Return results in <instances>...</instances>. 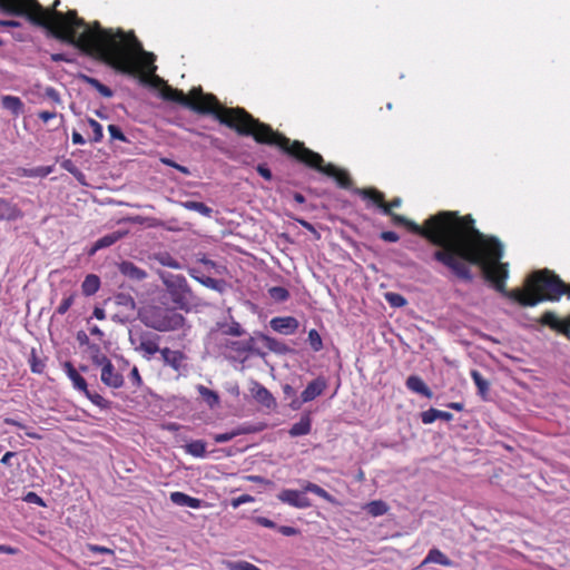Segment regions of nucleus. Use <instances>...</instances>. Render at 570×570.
Returning a JSON list of instances; mask_svg holds the SVG:
<instances>
[{
  "instance_id": "obj_42",
  "label": "nucleus",
  "mask_w": 570,
  "mask_h": 570,
  "mask_svg": "<svg viewBox=\"0 0 570 570\" xmlns=\"http://www.w3.org/2000/svg\"><path fill=\"white\" fill-rule=\"evenodd\" d=\"M308 342L313 351L318 352L323 348L322 337L316 330L308 332Z\"/></svg>"
},
{
  "instance_id": "obj_47",
  "label": "nucleus",
  "mask_w": 570,
  "mask_h": 570,
  "mask_svg": "<svg viewBox=\"0 0 570 570\" xmlns=\"http://www.w3.org/2000/svg\"><path fill=\"white\" fill-rule=\"evenodd\" d=\"M61 168H63L66 171L70 173L73 176H82L78 167L75 165V163L71 159H63L60 164Z\"/></svg>"
},
{
  "instance_id": "obj_45",
  "label": "nucleus",
  "mask_w": 570,
  "mask_h": 570,
  "mask_svg": "<svg viewBox=\"0 0 570 570\" xmlns=\"http://www.w3.org/2000/svg\"><path fill=\"white\" fill-rule=\"evenodd\" d=\"M385 298L393 307H402L406 304V299L397 293H386Z\"/></svg>"
},
{
  "instance_id": "obj_44",
  "label": "nucleus",
  "mask_w": 570,
  "mask_h": 570,
  "mask_svg": "<svg viewBox=\"0 0 570 570\" xmlns=\"http://www.w3.org/2000/svg\"><path fill=\"white\" fill-rule=\"evenodd\" d=\"M509 277V264L501 262V294L510 298V291L505 288V281Z\"/></svg>"
},
{
  "instance_id": "obj_14",
  "label": "nucleus",
  "mask_w": 570,
  "mask_h": 570,
  "mask_svg": "<svg viewBox=\"0 0 570 570\" xmlns=\"http://www.w3.org/2000/svg\"><path fill=\"white\" fill-rule=\"evenodd\" d=\"M429 563H436L443 567H452L453 561L446 557L440 549L432 548L423 561L419 564L417 569L421 570L426 567Z\"/></svg>"
},
{
  "instance_id": "obj_33",
  "label": "nucleus",
  "mask_w": 570,
  "mask_h": 570,
  "mask_svg": "<svg viewBox=\"0 0 570 570\" xmlns=\"http://www.w3.org/2000/svg\"><path fill=\"white\" fill-rule=\"evenodd\" d=\"M88 351H89L90 358H91L92 363L97 366H102L108 361H110L106 356V354L102 353L100 346L96 343H92L91 345H89Z\"/></svg>"
},
{
  "instance_id": "obj_62",
  "label": "nucleus",
  "mask_w": 570,
  "mask_h": 570,
  "mask_svg": "<svg viewBox=\"0 0 570 570\" xmlns=\"http://www.w3.org/2000/svg\"><path fill=\"white\" fill-rule=\"evenodd\" d=\"M76 337L80 345H87L89 347V345L92 344L90 343L88 335L83 331H79Z\"/></svg>"
},
{
  "instance_id": "obj_31",
  "label": "nucleus",
  "mask_w": 570,
  "mask_h": 570,
  "mask_svg": "<svg viewBox=\"0 0 570 570\" xmlns=\"http://www.w3.org/2000/svg\"><path fill=\"white\" fill-rule=\"evenodd\" d=\"M183 206L186 209L197 212L205 217H212L214 212L212 207L207 206L205 203L202 202L187 200L183 203Z\"/></svg>"
},
{
  "instance_id": "obj_3",
  "label": "nucleus",
  "mask_w": 570,
  "mask_h": 570,
  "mask_svg": "<svg viewBox=\"0 0 570 570\" xmlns=\"http://www.w3.org/2000/svg\"><path fill=\"white\" fill-rule=\"evenodd\" d=\"M59 4L60 0H56L52 9H46L37 0H0V11L26 17L33 26L46 28L56 38L96 56L117 72L137 73L134 58L141 49L132 31L102 29L99 22L90 30L75 10L66 14L58 11Z\"/></svg>"
},
{
  "instance_id": "obj_55",
  "label": "nucleus",
  "mask_w": 570,
  "mask_h": 570,
  "mask_svg": "<svg viewBox=\"0 0 570 570\" xmlns=\"http://www.w3.org/2000/svg\"><path fill=\"white\" fill-rule=\"evenodd\" d=\"M45 96L47 98H49L50 100H52L55 104H60L61 102L60 95H59V92L53 87H47L45 89Z\"/></svg>"
},
{
  "instance_id": "obj_11",
  "label": "nucleus",
  "mask_w": 570,
  "mask_h": 570,
  "mask_svg": "<svg viewBox=\"0 0 570 570\" xmlns=\"http://www.w3.org/2000/svg\"><path fill=\"white\" fill-rule=\"evenodd\" d=\"M326 386L327 382L323 376H318L315 380L311 381L301 394L302 402L307 403L315 400L317 396L323 394Z\"/></svg>"
},
{
  "instance_id": "obj_54",
  "label": "nucleus",
  "mask_w": 570,
  "mask_h": 570,
  "mask_svg": "<svg viewBox=\"0 0 570 570\" xmlns=\"http://www.w3.org/2000/svg\"><path fill=\"white\" fill-rule=\"evenodd\" d=\"M128 380L131 382V384L136 387H139L142 384L141 376L139 374V371L136 366H134L128 375Z\"/></svg>"
},
{
  "instance_id": "obj_61",
  "label": "nucleus",
  "mask_w": 570,
  "mask_h": 570,
  "mask_svg": "<svg viewBox=\"0 0 570 570\" xmlns=\"http://www.w3.org/2000/svg\"><path fill=\"white\" fill-rule=\"evenodd\" d=\"M38 117L43 121V122H48L49 120L53 119L57 117V114L55 111H47V110H43V111H40L38 114Z\"/></svg>"
},
{
  "instance_id": "obj_26",
  "label": "nucleus",
  "mask_w": 570,
  "mask_h": 570,
  "mask_svg": "<svg viewBox=\"0 0 570 570\" xmlns=\"http://www.w3.org/2000/svg\"><path fill=\"white\" fill-rule=\"evenodd\" d=\"M120 272L129 277V278H132V279H137V281H141L144 279L147 274L144 269L137 267L134 263L131 262H122L120 264Z\"/></svg>"
},
{
  "instance_id": "obj_20",
  "label": "nucleus",
  "mask_w": 570,
  "mask_h": 570,
  "mask_svg": "<svg viewBox=\"0 0 570 570\" xmlns=\"http://www.w3.org/2000/svg\"><path fill=\"white\" fill-rule=\"evenodd\" d=\"M62 368L69 380L72 382L73 389L85 393L88 390L86 380L78 373L71 362H65Z\"/></svg>"
},
{
  "instance_id": "obj_48",
  "label": "nucleus",
  "mask_w": 570,
  "mask_h": 570,
  "mask_svg": "<svg viewBox=\"0 0 570 570\" xmlns=\"http://www.w3.org/2000/svg\"><path fill=\"white\" fill-rule=\"evenodd\" d=\"M230 348L238 353H247L252 351V340L246 342H233Z\"/></svg>"
},
{
  "instance_id": "obj_21",
  "label": "nucleus",
  "mask_w": 570,
  "mask_h": 570,
  "mask_svg": "<svg viewBox=\"0 0 570 570\" xmlns=\"http://www.w3.org/2000/svg\"><path fill=\"white\" fill-rule=\"evenodd\" d=\"M312 430V419L309 414H303L299 421L292 425L288 433L292 438L307 435Z\"/></svg>"
},
{
  "instance_id": "obj_35",
  "label": "nucleus",
  "mask_w": 570,
  "mask_h": 570,
  "mask_svg": "<svg viewBox=\"0 0 570 570\" xmlns=\"http://www.w3.org/2000/svg\"><path fill=\"white\" fill-rule=\"evenodd\" d=\"M96 406H98L101 410H108L110 409L111 402L102 397L100 394L96 392H91L87 390L83 393Z\"/></svg>"
},
{
  "instance_id": "obj_64",
  "label": "nucleus",
  "mask_w": 570,
  "mask_h": 570,
  "mask_svg": "<svg viewBox=\"0 0 570 570\" xmlns=\"http://www.w3.org/2000/svg\"><path fill=\"white\" fill-rule=\"evenodd\" d=\"M72 142H73L75 145H83V144H86V140H85V138L81 136V134H79L78 131H76V130H75V131L72 132Z\"/></svg>"
},
{
  "instance_id": "obj_13",
  "label": "nucleus",
  "mask_w": 570,
  "mask_h": 570,
  "mask_svg": "<svg viewBox=\"0 0 570 570\" xmlns=\"http://www.w3.org/2000/svg\"><path fill=\"white\" fill-rule=\"evenodd\" d=\"M21 217L22 212L14 203L0 197V220L13 222Z\"/></svg>"
},
{
  "instance_id": "obj_29",
  "label": "nucleus",
  "mask_w": 570,
  "mask_h": 570,
  "mask_svg": "<svg viewBox=\"0 0 570 570\" xmlns=\"http://www.w3.org/2000/svg\"><path fill=\"white\" fill-rule=\"evenodd\" d=\"M261 340L264 343V346H266L269 351L284 354L288 351V347L283 342H279L278 340L271 337L268 335H261Z\"/></svg>"
},
{
  "instance_id": "obj_1",
  "label": "nucleus",
  "mask_w": 570,
  "mask_h": 570,
  "mask_svg": "<svg viewBox=\"0 0 570 570\" xmlns=\"http://www.w3.org/2000/svg\"><path fill=\"white\" fill-rule=\"evenodd\" d=\"M354 193L377 205L395 225L406 226L412 233L438 246L433 258L458 278L471 282L473 275L470 266L475 265L490 285L499 291V240L476 229L471 215L460 217L458 212H440L429 217L424 226H420L390 210L381 191L355 188Z\"/></svg>"
},
{
  "instance_id": "obj_10",
  "label": "nucleus",
  "mask_w": 570,
  "mask_h": 570,
  "mask_svg": "<svg viewBox=\"0 0 570 570\" xmlns=\"http://www.w3.org/2000/svg\"><path fill=\"white\" fill-rule=\"evenodd\" d=\"M160 356L165 365L171 367L176 372L185 368L186 355L180 351H174L169 347L160 350Z\"/></svg>"
},
{
  "instance_id": "obj_28",
  "label": "nucleus",
  "mask_w": 570,
  "mask_h": 570,
  "mask_svg": "<svg viewBox=\"0 0 570 570\" xmlns=\"http://www.w3.org/2000/svg\"><path fill=\"white\" fill-rule=\"evenodd\" d=\"M185 451L195 458H205L207 455L206 443L203 440H195L187 443Z\"/></svg>"
},
{
  "instance_id": "obj_56",
  "label": "nucleus",
  "mask_w": 570,
  "mask_h": 570,
  "mask_svg": "<svg viewBox=\"0 0 570 570\" xmlns=\"http://www.w3.org/2000/svg\"><path fill=\"white\" fill-rule=\"evenodd\" d=\"M24 501L28 503H35L40 507H45L43 500L35 492H28L24 497Z\"/></svg>"
},
{
  "instance_id": "obj_63",
  "label": "nucleus",
  "mask_w": 570,
  "mask_h": 570,
  "mask_svg": "<svg viewBox=\"0 0 570 570\" xmlns=\"http://www.w3.org/2000/svg\"><path fill=\"white\" fill-rule=\"evenodd\" d=\"M17 455L16 452H7L4 453V455L1 458L0 462L4 465H8V466H11L12 465V462L11 460Z\"/></svg>"
},
{
  "instance_id": "obj_51",
  "label": "nucleus",
  "mask_w": 570,
  "mask_h": 570,
  "mask_svg": "<svg viewBox=\"0 0 570 570\" xmlns=\"http://www.w3.org/2000/svg\"><path fill=\"white\" fill-rule=\"evenodd\" d=\"M224 333L232 336H242L244 331L239 323L233 322L226 330H224Z\"/></svg>"
},
{
  "instance_id": "obj_38",
  "label": "nucleus",
  "mask_w": 570,
  "mask_h": 570,
  "mask_svg": "<svg viewBox=\"0 0 570 570\" xmlns=\"http://www.w3.org/2000/svg\"><path fill=\"white\" fill-rule=\"evenodd\" d=\"M157 261L163 265L174 269H180L181 264L168 253H160L157 255Z\"/></svg>"
},
{
  "instance_id": "obj_37",
  "label": "nucleus",
  "mask_w": 570,
  "mask_h": 570,
  "mask_svg": "<svg viewBox=\"0 0 570 570\" xmlns=\"http://www.w3.org/2000/svg\"><path fill=\"white\" fill-rule=\"evenodd\" d=\"M225 564L228 570H261L255 564L244 560L226 561Z\"/></svg>"
},
{
  "instance_id": "obj_34",
  "label": "nucleus",
  "mask_w": 570,
  "mask_h": 570,
  "mask_svg": "<svg viewBox=\"0 0 570 570\" xmlns=\"http://www.w3.org/2000/svg\"><path fill=\"white\" fill-rule=\"evenodd\" d=\"M302 487H303L305 493L311 492V493H314L317 497L323 498L327 501L331 500V494L326 490H324L323 488H321L320 485H317L313 482L303 481Z\"/></svg>"
},
{
  "instance_id": "obj_59",
  "label": "nucleus",
  "mask_w": 570,
  "mask_h": 570,
  "mask_svg": "<svg viewBox=\"0 0 570 570\" xmlns=\"http://www.w3.org/2000/svg\"><path fill=\"white\" fill-rule=\"evenodd\" d=\"M256 170L266 180H271L273 177L271 169L264 164H259Z\"/></svg>"
},
{
  "instance_id": "obj_8",
  "label": "nucleus",
  "mask_w": 570,
  "mask_h": 570,
  "mask_svg": "<svg viewBox=\"0 0 570 570\" xmlns=\"http://www.w3.org/2000/svg\"><path fill=\"white\" fill-rule=\"evenodd\" d=\"M277 499L296 509H307L312 507V501L306 497L304 489L302 491L284 489L277 494Z\"/></svg>"
},
{
  "instance_id": "obj_46",
  "label": "nucleus",
  "mask_w": 570,
  "mask_h": 570,
  "mask_svg": "<svg viewBox=\"0 0 570 570\" xmlns=\"http://www.w3.org/2000/svg\"><path fill=\"white\" fill-rule=\"evenodd\" d=\"M75 301V294H70L69 296L65 297L60 305L57 307L56 313L59 315H63L67 313V311L70 308V306L73 304Z\"/></svg>"
},
{
  "instance_id": "obj_32",
  "label": "nucleus",
  "mask_w": 570,
  "mask_h": 570,
  "mask_svg": "<svg viewBox=\"0 0 570 570\" xmlns=\"http://www.w3.org/2000/svg\"><path fill=\"white\" fill-rule=\"evenodd\" d=\"M82 79L86 83L95 88L101 96L106 98H111L114 96V91L106 85L101 83L98 79L89 76H82Z\"/></svg>"
},
{
  "instance_id": "obj_57",
  "label": "nucleus",
  "mask_w": 570,
  "mask_h": 570,
  "mask_svg": "<svg viewBox=\"0 0 570 570\" xmlns=\"http://www.w3.org/2000/svg\"><path fill=\"white\" fill-rule=\"evenodd\" d=\"M381 239L389 243H396L400 239V236L392 230L382 232L380 235Z\"/></svg>"
},
{
  "instance_id": "obj_2",
  "label": "nucleus",
  "mask_w": 570,
  "mask_h": 570,
  "mask_svg": "<svg viewBox=\"0 0 570 570\" xmlns=\"http://www.w3.org/2000/svg\"><path fill=\"white\" fill-rule=\"evenodd\" d=\"M139 46L141 52H138L134 58L137 73L121 72L122 75L138 78L141 82H147L148 77H150L153 86L161 87L160 96L164 100L177 102L197 114L213 115L222 125L235 129L238 135L253 136L259 144L278 146L299 161L334 178L340 187L351 188L352 180L345 170L333 164L324 165V159L320 154L306 148L299 141L291 144L288 138L275 132L271 126L261 122L244 108L223 107L214 95L204 94L202 88H194L187 97L181 90L168 86L164 79L155 75L157 69L155 55L146 51L140 41Z\"/></svg>"
},
{
  "instance_id": "obj_5",
  "label": "nucleus",
  "mask_w": 570,
  "mask_h": 570,
  "mask_svg": "<svg viewBox=\"0 0 570 570\" xmlns=\"http://www.w3.org/2000/svg\"><path fill=\"white\" fill-rule=\"evenodd\" d=\"M139 320L147 327L158 332H170L184 326L185 317L171 308L150 306L139 313Z\"/></svg>"
},
{
  "instance_id": "obj_22",
  "label": "nucleus",
  "mask_w": 570,
  "mask_h": 570,
  "mask_svg": "<svg viewBox=\"0 0 570 570\" xmlns=\"http://www.w3.org/2000/svg\"><path fill=\"white\" fill-rule=\"evenodd\" d=\"M1 105L4 109L9 110L13 116L18 117L24 110L22 100L17 96L6 95L1 97Z\"/></svg>"
},
{
  "instance_id": "obj_43",
  "label": "nucleus",
  "mask_w": 570,
  "mask_h": 570,
  "mask_svg": "<svg viewBox=\"0 0 570 570\" xmlns=\"http://www.w3.org/2000/svg\"><path fill=\"white\" fill-rule=\"evenodd\" d=\"M88 125L92 129V134H94L91 140L94 142H99L104 137L102 126L97 120H95L92 118L88 119Z\"/></svg>"
},
{
  "instance_id": "obj_19",
  "label": "nucleus",
  "mask_w": 570,
  "mask_h": 570,
  "mask_svg": "<svg viewBox=\"0 0 570 570\" xmlns=\"http://www.w3.org/2000/svg\"><path fill=\"white\" fill-rule=\"evenodd\" d=\"M406 387L416 394L431 399L433 396V392L431 389L424 383V381L417 375H410L405 382Z\"/></svg>"
},
{
  "instance_id": "obj_15",
  "label": "nucleus",
  "mask_w": 570,
  "mask_h": 570,
  "mask_svg": "<svg viewBox=\"0 0 570 570\" xmlns=\"http://www.w3.org/2000/svg\"><path fill=\"white\" fill-rule=\"evenodd\" d=\"M164 283L173 295H183L189 292L187 281L181 275H169L164 278Z\"/></svg>"
},
{
  "instance_id": "obj_18",
  "label": "nucleus",
  "mask_w": 570,
  "mask_h": 570,
  "mask_svg": "<svg viewBox=\"0 0 570 570\" xmlns=\"http://www.w3.org/2000/svg\"><path fill=\"white\" fill-rule=\"evenodd\" d=\"M190 275L204 286L220 294L227 289V283L224 279H217L206 275H198L196 269H191Z\"/></svg>"
},
{
  "instance_id": "obj_7",
  "label": "nucleus",
  "mask_w": 570,
  "mask_h": 570,
  "mask_svg": "<svg viewBox=\"0 0 570 570\" xmlns=\"http://www.w3.org/2000/svg\"><path fill=\"white\" fill-rule=\"evenodd\" d=\"M538 322L570 341V314L566 318H560L553 311H546Z\"/></svg>"
},
{
  "instance_id": "obj_6",
  "label": "nucleus",
  "mask_w": 570,
  "mask_h": 570,
  "mask_svg": "<svg viewBox=\"0 0 570 570\" xmlns=\"http://www.w3.org/2000/svg\"><path fill=\"white\" fill-rule=\"evenodd\" d=\"M129 341L134 350L147 361H150L156 353H160V337L150 332L130 333Z\"/></svg>"
},
{
  "instance_id": "obj_36",
  "label": "nucleus",
  "mask_w": 570,
  "mask_h": 570,
  "mask_svg": "<svg viewBox=\"0 0 570 570\" xmlns=\"http://www.w3.org/2000/svg\"><path fill=\"white\" fill-rule=\"evenodd\" d=\"M269 297L275 302H285L289 297V292L282 286H274L268 289Z\"/></svg>"
},
{
  "instance_id": "obj_39",
  "label": "nucleus",
  "mask_w": 570,
  "mask_h": 570,
  "mask_svg": "<svg viewBox=\"0 0 570 570\" xmlns=\"http://www.w3.org/2000/svg\"><path fill=\"white\" fill-rule=\"evenodd\" d=\"M367 512L373 517H380L387 512V505L383 501H372L367 504Z\"/></svg>"
},
{
  "instance_id": "obj_40",
  "label": "nucleus",
  "mask_w": 570,
  "mask_h": 570,
  "mask_svg": "<svg viewBox=\"0 0 570 570\" xmlns=\"http://www.w3.org/2000/svg\"><path fill=\"white\" fill-rule=\"evenodd\" d=\"M471 375L475 385L478 386L479 393L483 399H485V394L489 390L488 381L478 371H472Z\"/></svg>"
},
{
  "instance_id": "obj_4",
  "label": "nucleus",
  "mask_w": 570,
  "mask_h": 570,
  "mask_svg": "<svg viewBox=\"0 0 570 570\" xmlns=\"http://www.w3.org/2000/svg\"><path fill=\"white\" fill-rule=\"evenodd\" d=\"M510 299L523 307H533L542 302H559L563 295L570 298V283L563 282L549 268L530 273L522 287L510 289Z\"/></svg>"
},
{
  "instance_id": "obj_25",
  "label": "nucleus",
  "mask_w": 570,
  "mask_h": 570,
  "mask_svg": "<svg viewBox=\"0 0 570 570\" xmlns=\"http://www.w3.org/2000/svg\"><path fill=\"white\" fill-rule=\"evenodd\" d=\"M124 236V233L116 230L112 233H109L102 237H100L96 243L94 244L90 254H95L97 250L107 248L111 245H114L116 242H118Z\"/></svg>"
},
{
  "instance_id": "obj_27",
  "label": "nucleus",
  "mask_w": 570,
  "mask_h": 570,
  "mask_svg": "<svg viewBox=\"0 0 570 570\" xmlns=\"http://www.w3.org/2000/svg\"><path fill=\"white\" fill-rule=\"evenodd\" d=\"M100 287V279L95 274H89L86 276L81 284V289L83 295L91 296L98 292Z\"/></svg>"
},
{
  "instance_id": "obj_50",
  "label": "nucleus",
  "mask_w": 570,
  "mask_h": 570,
  "mask_svg": "<svg viewBox=\"0 0 570 570\" xmlns=\"http://www.w3.org/2000/svg\"><path fill=\"white\" fill-rule=\"evenodd\" d=\"M86 547L89 551H91L94 553H101V554H109V556H114V553H115L112 549H109L104 546L88 543Z\"/></svg>"
},
{
  "instance_id": "obj_12",
  "label": "nucleus",
  "mask_w": 570,
  "mask_h": 570,
  "mask_svg": "<svg viewBox=\"0 0 570 570\" xmlns=\"http://www.w3.org/2000/svg\"><path fill=\"white\" fill-rule=\"evenodd\" d=\"M271 327L281 334H293L298 327V321L292 316L274 317L271 320Z\"/></svg>"
},
{
  "instance_id": "obj_53",
  "label": "nucleus",
  "mask_w": 570,
  "mask_h": 570,
  "mask_svg": "<svg viewBox=\"0 0 570 570\" xmlns=\"http://www.w3.org/2000/svg\"><path fill=\"white\" fill-rule=\"evenodd\" d=\"M53 171V166L37 167L31 170L29 176L46 177Z\"/></svg>"
},
{
  "instance_id": "obj_60",
  "label": "nucleus",
  "mask_w": 570,
  "mask_h": 570,
  "mask_svg": "<svg viewBox=\"0 0 570 570\" xmlns=\"http://www.w3.org/2000/svg\"><path fill=\"white\" fill-rule=\"evenodd\" d=\"M277 530H278V532H281L283 535H286V537H292V535H295L298 533V530L296 528L288 527V525L277 527Z\"/></svg>"
},
{
  "instance_id": "obj_41",
  "label": "nucleus",
  "mask_w": 570,
  "mask_h": 570,
  "mask_svg": "<svg viewBox=\"0 0 570 570\" xmlns=\"http://www.w3.org/2000/svg\"><path fill=\"white\" fill-rule=\"evenodd\" d=\"M116 304L125 306L128 309H135L136 303L135 299L129 295L125 293H119L115 297Z\"/></svg>"
},
{
  "instance_id": "obj_23",
  "label": "nucleus",
  "mask_w": 570,
  "mask_h": 570,
  "mask_svg": "<svg viewBox=\"0 0 570 570\" xmlns=\"http://www.w3.org/2000/svg\"><path fill=\"white\" fill-rule=\"evenodd\" d=\"M256 430L250 428L249 425H242L237 429H234L229 432H226V433H218V434H215L214 435V441L216 443H226V442H229L230 440H233L234 438L238 436V435H243V434H248V433H252V432H255Z\"/></svg>"
},
{
  "instance_id": "obj_16",
  "label": "nucleus",
  "mask_w": 570,
  "mask_h": 570,
  "mask_svg": "<svg viewBox=\"0 0 570 570\" xmlns=\"http://www.w3.org/2000/svg\"><path fill=\"white\" fill-rule=\"evenodd\" d=\"M252 393L254 399L267 409H273L276 406V401L273 394L262 384L256 383L252 389Z\"/></svg>"
},
{
  "instance_id": "obj_58",
  "label": "nucleus",
  "mask_w": 570,
  "mask_h": 570,
  "mask_svg": "<svg viewBox=\"0 0 570 570\" xmlns=\"http://www.w3.org/2000/svg\"><path fill=\"white\" fill-rule=\"evenodd\" d=\"M255 522L265 528H269V529L277 528L276 523L273 520L265 518V517L255 518Z\"/></svg>"
},
{
  "instance_id": "obj_30",
  "label": "nucleus",
  "mask_w": 570,
  "mask_h": 570,
  "mask_svg": "<svg viewBox=\"0 0 570 570\" xmlns=\"http://www.w3.org/2000/svg\"><path fill=\"white\" fill-rule=\"evenodd\" d=\"M197 391L209 407L213 409L219 404V395L215 391L204 385H198Z\"/></svg>"
},
{
  "instance_id": "obj_49",
  "label": "nucleus",
  "mask_w": 570,
  "mask_h": 570,
  "mask_svg": "<svg viewBox=\"0 0 570 570\" xmlns=\"http://www.w3.org/2000/svg\"><path fill=\"white\" fill-rule=\"evenodd\" d=\"M108 131L110 134L111 139L119 140V141H126V137L117 125H109Z\"/></svg>"
},
{
  "instance_id": "obj_24",
  "label": "nucleus",
  "mask_w": 570,
  "mask_h": 570,
  "mask_svg": "<svg viewBox=\"0 0 570 570\" xmlns=\"http://www.w3.org/2000/svg\"><path fill=\"white\" fill-rule=\"evenodd\" d=\"M438 419H441L444 421H451L453 419V414L450 412L436 410L433 407L421 413V420L424 424H432Z\"/></svg>"
},
{
  "instance_id": "obj_9",
  "label": "nucleus",
  "mask_w": 570,
  "mask_h": 570,
  "mask_svg": "<svg viewBox=\"0 0 570 570\" xmlns=\"http://www.w3.org/2000/svg\"><path fill=\"white\" fill-rule=\"evenodd\" d=\"M100 379L105 385L112 389H119L124 385V376L116 371L111 361L101 366Z\"/></svg>"
},
{
  "instance_id": "obj_17",
  "label": "nucleus",
  "mask_w": 570,
  "mask_h": 570,
  "mask_svg": "<svg viewBox=\"0 0 570 570\" xmlns=\"http://www.w3.org/2000/svg\"><path fill=\"white\" fill-rule=\"evenodd\" d=\"M170 501L179 507H188L191 509H200L204 505V501L197 498L189 497L184 492H171Z\"/></svg>"
},
{
  "instance_id": "obj_52",
  "label": "nucleus",
  "mask_w": 570,
  "mask_h": 570,
  "mask_svg": "<svg viewBox=\"0 0 570 570\" xmlns=\"http://www.w3.org/2000/svg\"><path fill=\"white\" fill-rule=\"evenodd\" d=\"M254 501V498L249 494H243L238 498H234L232 501H230V505L234 508V509H237L239 508L242 504H245V503H248V502H253Z\"/></svg>"
}]
</instances>
